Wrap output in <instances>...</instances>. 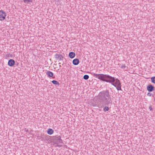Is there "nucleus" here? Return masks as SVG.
<instances>
[{"mask_svg":"<svg viewBox=\"0 0 155 155\" xmlns=\"http://www.w3.org/2000/svg\"><path fill=\"white\" fill-rule=\"evenodd\" d=\"M61 64V63H59V64Z\"/></svg>","mask_w":155,"mask_h":155,"instance_id":"aec40b11","label":"nucleus"},{"mask_svg":"<svg viewBox=\"0 0 155 155\" xmlns=\"http://www.w3.org/2000/svg\"><path fill=\"white\" fill-rule=\"evenodd\" d=\"M55 58L57 60H62L64 57L62 55L60 54H56L54 55Z\"/></svg>","mask_w":155,"mask_h":155,"instance_id":"20e7f679","label":"nucleus"},{"mask_svg":"<svg viewBox=\"0 0 155 155\" xmlns=\"http://www.w3.org/2000/svg\"><path fill=\"white\" fill-rule=\"evenodd\" d=\"M109 108L108 107L105 106L103 108V110L104 111L106 112L109 110Z\"/></svg>","mask_w":155,"mask_h":155,"instance_id":"2eb2a0df","label":"nucleus"},{"mask_svg":"<svg viewBox=\"0 0 155 155\" xmlns=\"http://www.w3.org/2000/svg\"><path fill=\"white\" fill-rule=\"evenodd\" d=\"M89 78V76L87 75H85L83 77V78L86 80H87Z\"/></svg>","mask_w":155,"mask_h":155,"instance_id":"4468645a","label":"nucleus"},{"mask_svg":"<svg viewBox=\"0 0 155 155\" xmlns=\"http://www.w3.org/2000/svg\"><path fill=\"white\" fill-rule=\"evenodd\" d=\"M147 95L148 96H151V94L149 92L147 94Z\"/></svg>","mask_w":155,"mask_h":155,"instance_id":"6ab92c4d","label":"nucleus"},{"mask_svg":"<svg viewBox=\"0 0 155 155\" xmlns=\"http://www.w3.org/2000/svg\"><path fill=\"white\" fill-rule=\"evenodd\" d=\"M151 79L152 82L153 83L155 84V77H152Z\"/></svg>","mask_w":155,"mask_h":155,"instance_id":"dca6fc26","label":"nucleus"},{"mask_svg":"<svg viewBox=\"0 0 155 155\" xmlns=\"http://www.w3.org/2000/svg\"><path fill=\"white\" fill-rule=\"evenodd\" d=\"M59 67H61V65H59Z\"/></svg>","mask_w":155,"mask_h":155,"instance_id":"412c9836","label":"nucleus"},{"mask_svg":"<svg viewBox=\"0 0 155 155\" xmlns=\"http://www.w3.org/2000/svg\"><path fill=\"white\" fill-rule=\"evenodd\" d=\"M52 83L54 84L59 85V84L58 82L55 80H53L51 81Z\"/></svg>","mask_w":155,"mask_h":155,"instance_id":"f8f14e48","label":"nucleus"},{"mask_svg":"<svg viewBox=\"0 0 155 155\" xmlns=\"http://www.w3.org/2000/svg\"><path fill=\"white\" fill-rule=\"evenodd\" d=\"M126 67V66H125L124 64H122L121 67V68H123L124 70L125 69Z\"/></svg>","mask_w":155,"mask_h":155,"instance_id":"f3484780","label":"nucleus"},{"mask_svg":"<svg viewBox=\"0 0 155 155\" xmlns=\"http://www.w3.org/2000/svg\"><path fill=\"white\" fill-rule=\"evenodd\" d=\"M64 65V64H62V65Z\"/></svg>","mask_w":155,"mask_h":155,"instance_id":"4be33fe9","label":"nucleus"},{"mask_svg":"<svg viewBox=\"0 0 155 155\" xmlns=\"http://www.w3.org/2000/svg\"><path fill=\"white\" fill-rule=\"evenodd\" d=\"M15 64V61L13 59H10L8 61V64L10 66H13Z\"/></svg>","mask_w":155,"mask_h":155,"instance_id":"6e6552de","label":"nucleus"},{"mask_svg":"<svg viewBox=\"0 0 155 155\" xmlns=\"http://www.w3.org/2000/svg\"><path fill=\"white\" fill-rule=\"evenodd\" d=\"M79 63V61L78 59L76 58L74 59L72 61L73 64L74 65H78Z\"/></svg>","mask_w":155,"mask_h":155,"instance_id":"1a4fd4ad","label":"nucleus"},{"mask_svg":"<svg viewBox=\"0 0 155 155\" xmlns=\"http://www.w3.org/2000/svg\"><path fill=\"white\" fill-rule=\"evenodd\" d=\"M98 98L99 101L102 105L108 106L110 104H112V98L107 90L100 92L98 95Z\"/></svg>","mask_w":155,"mask_h":155,"instance_id":"f03ea898","label":"nucleus"},{"mask_svg":"<svg viewBox=\"0 0 155 155\" xmlns=\"http://www.w3.org/2000/svg\"><path fill=\"white\" fill-rule=\"evenodd\" d=\"M54 133V130L51 129H49L47 130V133L48 134L51 135Z\"/></svg>","mask_w":155,"mask_h":155,"instance_id":"9b49d317","label":"nucleus"},{"mask_svg":"<svg viewBox=\"0 0 155 155\" xmlns=\"http://www.w3.org/2000/svg\"><path fill=\"white\" fill-rule=\"evenodd\" d=\"M147 89L148 91L151 92L154 90V87L151 84H150L147 86Z\"/></svg>","mask_w":155,"mask_h":155,"instance_id":"423d86ee","label":"nucleus"},{"mask_svg":"<svg viewBox=\"0 0 155 155\" xmlns=\"http://www.w3.org/2000/svg\"><path fill=\"white\" fill-rule=\"evenodd\" d=\"M75 56V53L73 52H71L69 53V56L70 58H73Z\"/></svg>","mask_w":155,"mask_h":155,"instance_id":"9d476101","label":"nucleus"},{"mask_svg":"<svg viewBox=\"0 0 155 155\" xmlns=\"http://www.w3.org/2000/svg\"><path fill=\"white\" fill-rule=\"evenodd\" d=\"M6 16L5 12L2 10L0 11V20L2 21L5 19Z\"/></svg>","mask_w":155,"mask_h":155,"instance_id":"7ed1b4c3","label":"nucleus"},{"mask_svg":"<svg viewBox=\"0 0 155 155\" xmlns=\"http://www.w3.org/2000/svg\"><path fill=\"white\" fill-rule=\"evenodd\" d=\"M55 143L57 144L60 143H62L63 141L61 139V137L60 136L56 137L55 139Z\"/></svg>","mask_w":155,"mask_h":155,"instance_id":"39448f33","label":"nucleus"},{"mask_svg":"<svg viewBox=\"0 0 155 155\" xmlns=\"http://www.w3.org/2000/svg\"><path fill=\"white\" fill-rule=\"evenodd\" d=\"M149 109H150V111H152L153 110V109L151 107V106L150 105V106L149 107Z\"/></svg>","mask_w":155,"mask_h":155,"instance_id":"a211bd4d","label":"nucleus"},{"mask_svg":"<svg viewBox=\"0 0 155 155\" xmlns=\"http://www.w3.org/2000/svg\"><path fill=\"white\" fill-rule=\"evenodd\" d=\"M46 74L49 78H55V76L54 75L53 73L50 71H48L46 72Z\"/></svg>","mask_w":155,"mask_h":155,"instance_id":"0eeeda50","label":"nucleus"},{"mask_svg":"<svg viewBox=\"0 0 155 155\" xmlns=\"http://www.w3.org/2000/svg\"><path fill=\"white\" fill-rule=\"evenodd\" d=\"M93 75L96 78L103 81L110 83L116 87L118 91L121 90V85L119 80L108 74L94 73Z\"/></svg>","mask_w":155,"mask_h":155,"instance_id":"f257e3e1","label":"nucleus"},{"mask_svg":"<svg viewBox=\"0 0 155 155\" xmlns=\"http://www.w3.org/2000/svg\"><path fill=\"white\" fill-rule=\"evenodd\" d=\"M25 3H28L30 2H32L33 0H22Z\"/></svg>","mask_w":155,"mask_h":155,"instance_id":"ddd939ff","label":"nucleus"}]
</instances>
